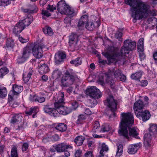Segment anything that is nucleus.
I'll return each instance as SVG.
<instances>
[{"label": "nucleus", "mask_w": 157, "mask_h": 157, "mask_svg": "<svg viewBox=\"0 0 157 157\" xmlns=\"http://www.w3.org/2000/svg\"><path fill=\"white\" fill-rule=\"evenodd\" d=\"M110 129V127L108 124H105L101 126L100 132H108Z\"/></svg>", "instance_id": "41"}, {"label": "nucleus", "mask_w": 157, "mask_h": 157, "mask_svg": "<svg viewBox=\"0 0 157 157\" xmlns=\"http://www.w3.org/2000/svg\"><path fill=\"white\" fill-rule=\"evenodd\" d=\"M8 72V70L6 67L2 68L0 69V77H2Z\"/></svg>", "instance_id": "48"}, {"label": "nucleus", "mask_w": 157, "mask_h": 157, "mask_svg": "<svg viewBox=\"0 0 157 157\" xmlns=\"http://www.w3.org/2000/svg\"><path fill=\"white\" fill-rule=\"evenodd\" d=\"M57 10L61 14L71 15L74 13L73 9L67 5L64 1H61L57 4Z\"/></svg>", "instance_id": "7"}, {"label": "nucleus", "mask_w": 157, "mask_h": 157, "mask_svg": "<svg viewBox=\"0 0 157 157\" xmlns=\"http://www.w3.org/2000/svg\"><path fill=\"white\" fill-rule=\"evenodd\" d=\"M124 3L131 7L130 10L134 23L149 15H156L155 10L151 9V6L146 2L137 0H124Z\"/></svg>", "instance_id": "1"}, {"label": "nucleus", "mask_w": 157, "mask_h": 157, "mask_svg": "<svg viewBox=\"0 0 157 157\" xmlns=\"http://www.w3.org/2000/svg\"><path fill=\"white\" fill-rule=\"evenodd\" d=\"M141 145L140 143L133 144L129 146L128 148V152L130 154H135Z\"/></svg>", "instance_id": "19"}, {"label": "nucleus", "mask_w": 157, "mask_h": 157, "mask_svg": "<svg viewBox=\"0 0 157 157\" xmlns=\"http://www.w3.org/2000/svg\"><path fill=\"white\" fill-rule=\"evenodd\" d=\"M120 79L121 81L122 82H125L126 80V76L123 74H122L120 77V78H118Z\"/></svg>", "instance_id": "60"}, {"label": "nucleus", "mask_w": 157, "mask_h": 157, "mask_svg": "<svg viewBox=\"0 0 157 157\" xmlns=\"http://www.w3.org/2000/svg\"><path fill=\"white\" fill-rule=\"evenodd\" d=\"M33 72V70L30 71L27 74H23V79L25 83L27 82L30 78Z\"/></svg>", "instance_id": "33"}, {"label": "nucleus", "mask_w": 157, "mask_h": 157, "mask_svg": "<svg viewBox=\"0 0 157 157\" xmlns=\"http://www.w3.org/2000/svg\"><path fill=\"white\" fill-rule=\"evenodd\" d=\"M105 105L109 108L113 112H115L117 109V101L114 99L112 95H109L104 102Z\"/></svg>", "instance_id": "10"}, {"label": "nucleus", "mask_w": 157, "mask_h": 157, "mask_svg": "<svg viewBox=\"0 0 157 157\" xmlns=\"http://www.w3.org/2000/svg\"><path fill=\"white\" fill-rule=\"evenodd\" d=\"M43 32L47 36H51L53 34V32L50 27H45L43 29Z\"/></svg>", "instance_id": "36"}, {"label": "nucleus", "mask_w": 157, "mask_h": 157, "mask_svg": "<svg viewBox=\"0 0 157 157\" xmlns=\"http://www.w3.org/2000/svg\"><path fill=\"white\" fill-rule=\"evenodd\" d=\"M59 111L61 114L65 115L70 113L72 111V109L70 108L63 105L59 109Z\"/></svg>", "instance_id": "24"}, {"label": "nucleus", "mask_w": 157, "mask_h": 157, "mask_svg": "<svg viewBox=\"0 0 157 157\" xmlns=\"http://www.w3.org/2000/svg\"><path fill=\"white\" fill-rule=\"evenodd\" d=\"M149 130V133L145 134L144 136V145L147 148L151 146L152 136L157 133V125L154 124H151Z\"/></svg>", "instance_id": "5"}, {"label": "nucleus", "mask_w": 157, "mask_h": 157, "mask_svg": "<svg viewBox=\"0 0 157 157\" xmlns=\"http://www.w3.org/2000/svg\"><path fill=\"white\" fill-rule=\"evenodd\" d=\"M11 157H18L17 152V147L15 145H13L11 151Z\"/></svg>", "instance_id": "37"}, {"label": "nucleus", "mask_w": 157, "mask_h": 157, "mask_svg": "<svg viewBox=\"0 0 157 157\" xmlns=\"http://www.w3.org/2000/svg\"><path fill=\"white\" fill-rule=\"evenodd\" d=\"M29 147L28 144L27 143H24L22 147V149L23 151H26L28 148Z\"/></svg>", "instance_id": "58"}, {"label": "nucleus", "mask_w": 157, "mask_h": 157, "mask_svg": "<svg viewBox=\"0 0 157 157\" xmlns=\"http://www.w3.org/2000/svg\"><path fill=\"white\" fill-rule=\"evenodd\" d=\"M14 41L11 38H8L7 39L6 47L8 48L12 49L14 45Z\"/></svg>", "instance_id": "38"}, {"label": "nucleus", "mask_w": 157, "mask_h": 157, "mask_svg": "<svg viewBox=\"0 0 157 157\" xmlns=\"http://www.w3.org/2000/svg\"><path fill=\"white\" fill-rule=\"evenodd\" d=\"M31 54V51L29 46H26L23 49L21 53V56L17 59V63H18L24 62L30 57Z\"/></svg>", "instance_id": "9"}, {"label": "nucleus", "mask_w": 157, "mask_h": 157, "mask_svg": "<svg viewBox=\"0 0 157 157\" xmlns=\"http://www.w3.org/2000/svg\"><path fill=\"white\" fill-rule=\"evenodd\" d=\"M82 151L81 150H78L75 152V157H81Z\"/></svg>", "instance_id": "52"}, {"label": "nucleus", "mask_w": 157, "mask_h": 157, "mask_svg": "<svg viewBox=\"0 0 157 157\" xmlns=\"http://www.w3.org/2000/svg\"><path fill=\"white\" fill-rule=\"evenodd\" d=\"M7 93V91L6 87H3L0 88V98H4L6 96Z\"/></svg>", "instance_id": "40"}, {"label": "nucleus", "mask_w": 157, "mask_h": 157, "mask_svg": "<svg viewBox=\"0 0 157 157\" xmlns=\"http://www.w3.org/2000/svg\"><path fill=\"white\" fill-rule=\"evenodd\" d=\"M67 128V125L63 123L58 124L55 127V128L57 130L61 132L65 131L66 130Z\"/></svg>", "instance_id": "30"}, {"label": "nucleus", "mask_w": 157, "mask_h": 157, "mask_svg": "<svg viewBox=\"0 0 157 157\" xmlns=\"http://www.w3.org/2000/svg\"><path fill=\"white\" fill-rule=\"evenodd\" d=\"M24 29V28L19 21L14 27L13 32L16 34H17L20 33Z\"/></svg>", "instance_id": "23"}, {"label": "nucleus", "mask_w": 157, "mask_h": 157, "mask_svg": "<svg viewBox=\"0 0 157 157\" xmlns=\"http://www.w3.org/2000/svg\"><path fill=\"white\" fill-rule=\"evenodd\" d=\"M148 21L149 23L150 22L154 21L155 22L154 25H155L157 24V19L154 17H150L148 19Z\"/></svg>", "instance_id": "56"}, {"label": "nucleus", "mask_w": 157, "mask_h": 157, "mask_svg": "<svg viewBox=\"0 0 157 157\" xmlns=\"http://www.w3.org/2000/svg\"><path fill=\"white\" fill-rule=\"evenodd\" d=\"M109 150L108 146L105 143H102L101 146V149L100 150V153H103L104 152L107 151Z\"/></svg>", "instance_id": "47"}, {"label": "nucleus", "mask_w": 157, "mask_h": 157, "mask_svg": "<svg viewBox=\"0 0 157 157\" xmlns=\"http://www.w3.org/2000/svg\"><path fill=\"white\" fill-rule=\"evenodd\" d=\"M41 14L42 18L44 19H46L47 17H49L51 15L48 10H42Z\"/></svg>", "instance_id": "42"}, {"label": "nucleus", "mask_w": 157, "mask_h": 157, "mask_svg": "<svg viewBox=\"0 0 157 157\" xmlns=\"http://www.w3.org/2000/svg\"><path fill=\"white\" fill-rule=\"evenodd\" d=\"M46 9L47 10L50 12H52L54 10H56V8L55 5H51L48 4L46 7Z\"/></svg>", "instance_id": "49"}, {"label": "nucleus", "mask_w": 157, "mask_h": 157, "mask_svg": "<svg viewBox=\"0 0 157 157\" xmlns=\"http://www.w3.org/2000/svg\"><path fill=\"white\" fill-rule=\"evenodd\" d=\"M122 74L121 70L117 68H112L111 70H109L108 71L102 75L100 76L102 77V80H99L101 83H104L103 80L105 78L106 81L111 86H113L114 83L113 80L111 79V77L112 74L113 75L114 77L117 79L120 78V77Z\"/></svg>", "instance_id": "4"}, {"label": "nucleus", "mask_w": 157, "mask_h": 157, "mask_svg": "<svg viewBox=\"0 0 157 157\" xmlns=\"http://www.w3.org/2000/svg\"><path fill=\"white\" fill-rule=\"evenodd\" d=\"M123 146L121 144H119L117 147V151L116 152V156H120L123 152Z\"/></svg>", "instance_id": "45"}, {"label": "nucleus", "mask_w": 157, "mask_h": 157, "mask_svg": "<svg viewBox=\"0 0 157 157\" xmlns=\"http://www.w3.org/2000/svg\"><path fill=\"white\" fill-rule=\"evenodd\" d=\"M33 17L30 15H28L27 17L25 19L20 21L19 22L25 29L26 26H28L33 21Z\"/></svg>", "instance_id": "17"}, {"label": "nucleus", "mask_w": 157, "mask_h": 157, "mask_svg": "<svg viewBox=\"0 0 157 157\" xmlns=\"http://www.w3.org/2000/svg\"><path fill=\"white\" fill-rule=\"evenodd\" d=\"M74 73L67 71L61 79V86L62 87H67L72 85L75 81Z\"/></svg>", "instance_id": "6"}, {"label": "nucleus", "mask_w": 157, "mask_h": 157, "mask_svg": "<svg viewBox=\"0 0 157 157\" xmlns=\"http://www.w3.org/2000/svg\"><path fill=\"white\" fill-rule=\"evenodd\" d=\"M16 129L19 130H23L24 129V125L23 122L21 123L20 125H18L17 126H15Z\"/></svg>", "instance_id": "53"}, {"label": "nucleus", "mask_w": 157, "mask_h": 157, "mask_svg": "<svg viewBox=\"0 0 157 157\" xmlns=\"http://www.w3.org/2000/svg\"><path fill=\"white\" fill-rule=\"evenodd\" d=\"M144 107V105L142 101L139 100L135 102L134 104L133 107L135 114L141 111Z\"/></svg>", "instance_id": "16"}, {"label": "nucleus", "mask_w": 157, "mask_h": 157, "mask_svg": "<svg viewBox=\"0 0 157 157\" xmlns=\"http://www.w3.org/2000/svg\"><path fill=\"white\" fill-rule=\"evenodd\" d=\"M92 152L91 151H88L84 154L83 157H93Z\"/></svg>", "instance_id": "57"}, {"label": "nucleus", "mask_w": 157, "mask_h": 157, "mask_svg": "<svg viewBox=\"0 0 157 157\" xmlns=\"http://www.w3.org/2000/svg\"><path fill=\"white\" fill-rule=\"evenodd\" d=\"M85 139V137L82 136H78L76 137L75 142L78 146H80L82 144Z\"/></svg>", "instance_id": "29"}, {"label": "nucleus", "mask_w": 157, "mask_h": 157, "mask_svg": "<svg viewBox=\"0 0 157 157\" xmlns=\"http://www.w3.org/2000/svg\"><path fill=\"white\" fill-rule=\"evenodd\" d=\"M137 117L140 120H142L144 122L148 120L151 117V114L147 110L141 111L135 114Z\"/></svg>", "instance_id": "14"}, {"label": "nucleus", "mask_w": 157, "mask_h": 157, "mask_svg": "<svg viewBox=\"0 0 157 157\" xmlns=\"http://www.w3.org/2000/svg\"><path fill=\"white\" fill-rule=\"evenodd\" d=\"M31 100L33 101H38L39 103H42L45 101V98L44 97H38L35 95H34L32 99Z\"/></svg>", "instance_id": "39"}, {"label": "nucleus", "mask_w": 157, "mask_h": 157, "mask_svg": "<svg viewBox=\"0 0 157 157\" xmlns=\"http://www.w3.org/2000/svg\"><path fill=\"white\" fill-rule=\"evenodd\" d=\"M44 47L45 45L43 44H36L34 45L33 47L32 52L35 57L40 59L42 57V49Z\"/></svg>", "instance_id": "11"}, {"label": "nucleus", "mask_w": 157, "mask_h": 157, "mask_svg": "<svg viewBox=\"0 0 157 157\" xmlns=\"http://www.w3.org/2000/svg\"><path fill=\"white\" fill-rule=\"evenodd\" d=\"M23 87L21 86H18L16 84L12 86V91L10 92L9 94V99H12L13 95H18L23 90Z\"/></svg>", "instance_id": "13"}, {"label": "nucleus", "mask_w": 157, "mask_h": 157, "mask_svg": "<svg viewBox=\"0 0 157 157\" xmlns=\"http://www.w3.org/2000/svg\"><path fill=\"white\" fill-rule=\"evenodd\" d=\"M100 127V124L98 122H96L94 124L93 128V130L95 132L96 131V130L99 128Z\"/></svg>", "instance_id": "54"}, {"label": "nucleus", "mask_w": 157, "mask_h": 157, "mask_svg": "<svg viewBox=\"0 0 157 157\" xmlns=\"http://www.w3.org/2000/svg\"><path fill=\"white\" fill-rule=\"evenodd\" d=\"M138 50L139 52H142L144 50V45H137Z\"/></svg>", "instance_id": "61"}, {"label": "nucleus", "mask_w": 157, "mask_h": 157, "mask_svg": "<svg viewBox=\"0 0 157 157\" xmlns=\"http://www.w3.org/2000/svg\"><path fill=\"white\" fill-rule=\"evenodd\" d=\"M49 71L48 65L45 64H42L39 68V71L40 73L42 74L48 72Z\"/></svg>", "instance_id": "31"}, {"label": "nucleus", "mask_w": 157, "mask_h": 157, "mask_svg": "<svg viewBox=\"0 0 157 157\" xmlns=\"http://www.w3.org/2000/svg\"><path fill=\"white\" fill-rule=\"evenodd\" d=\"M44 106L43 109L44 112L49 114H51V111H52L53 108H52L48 104L44 105Z\"/></svg>", "instance_id": "44"}, {"label": "nucleus", "mask_w": 157, "mask_h": 157, "mask_svg": "<svg viewBox=\"0 0 157 157\" xmlns=\"http://www.w3.org/2000/svg\"><path fill=\"white\" fill-rule=\"evenodd\" d=\"M21 10L24 13H33L37 12V8L36 6L33 5L28 9L22 8Z\"/></svg>", "instance_id": "22"}, {"label": "nucleus", "mask_w": 157, "mask_h": 157, "mask_svg": "<svg viewBox=\"0 0 157 157\" xmlns=\"http://www.w3.org/2000/svg\"><path fill=\"white\" fill-rule=\"evenodd\" d=\"M72 105V110L75 109L78 107V105L77 102L76 101H73L71 103Z\"/></svg>", "instance_id": "51"}, {"label": "nucleus", "mask_w": 157, "mask_h": 157, "mask_svg": "<svg viewBox=\"0 0 157 157\" xmlns=\"http://www.w3.org/2000/svg\"><path fill=\"white\" fill-rule=\"evenodd\" d=\"M142 75V72L140 71L132 74L130 77L132 79L138 80L141 77Z\"/></svg>", "instance_id": "34"}, {"label": "nucleus", "mask_w": 157, "mask_h": 157, "mask_svg": "<svg viewBox=\"0 0 157 157\" xmlns=\"http://www.w3.org/2000/svg\"><path fill=\"white\" fill-rule=\"evenodd\" d=\"M82 61L80 57H77L75 59L72 60L70 61V63L74 64L75 66H77L82 64Z\"/></svg>", "instance_id": "35"}, {"label": "nucleus", "mask_w": 157, "mask_h": 157, "mask_svg": "<svg viewBox=\"0 0 157 157\" xmlns=\"http://www.w3.org/2000/svg\"><path fill=\"white\" fill-rule=\"evenodd\" d=\"M77 35L75 33H72L69 36V45L71 46L74 43L77 42Z\"/></svg>", "instance_id": "27"}, {"label": "nucleus", "mask_w": 157, "mask_h": 157, "mask_svg": "<svg viewBox=\"0 0 157 157\" xmlns=\"http://www.w3.org/2000/svg\"><path fill=\"white\" fill-rule=\"evenodd\" d=\"M38 108L37 107H32L29 110H26L25 111V113L29 115H31L33 113H35V114H33V117L34 118L38 111Z\"/></svg>", "instance_id": "28"}, {"label": "nucleus", "mask_w": 157, "mask_h": 157, "mask_svg": "<svg viewBox=\"0 0 157 157\" xmlns=\"http://www.w3.org/2000/svg\"><path fill=\"white\" fill-rule=\"evenodd\" d=\"M122 33L121 32H118L116 33L115 35V37L117 39H118L120 41H122Z\"/></svg>", "instance_id": "50"}, {"label": "nucleus", "mask_w": 157, "mask_h": 157, "mask_svg": "<svg viewBox=\"0 0 157 157\" xmlns=\"http://www.w3.org/2000/svg\"><path fill=\"white\" fill-rule=\"evenodd\" d=\"M19 41L23 43L27 42L28 40L27 39H25L23 38L21 36H19Z\"/></svg>", "instance_id": "62"}, {"label": "nucleus", "mask_w": 157, "mask_h": 157, "mask_svg": "<svg viewBox=\"0 0 157 157\" xmlns=\"http://www.w3.org/2000/svg\"><path fill=\"white\" fill-rule=\"evenodd\" d=\"M110 51L108 50L106 52H103L102 54L109 63L114 62L120 61L123 64L126 62V55L128 54L130 51L124 45L122 47L120 51L117 48L111 47Z\"/></svg>", "instance_id": "3"}, {"label": "nucleus", "mask_w": 157, "mask_h": 157, "mask_svg": "<svg viewBox=\"0 0 157 157\" xmlns=\"http://www.w3.org/2000/svg\"><path fill=\"white\" fill-rule=\"evenodd\" d=\"M72 146L64 143H61L56 146V149L58 152H63L68 148L72 149Z\"/></svg>", "instance_id": "18"}, {"label": "nucleus", "mask_w": 157, "mask_h": 157, "mask_svg": "<svg viewBox=\"0 0 157 157\" xmlns=\"http://www.w3.org/2000/svg\"><path fill=\"white\" fill-rule=\"evenodd\" d=\"M121 117L120 129L118 131L119 135L127 139L129 138V136L137 139H140L137 128L131 127L134 124L133 114L130 113H123L121 114Z\"/></svg>", "instance_id": "2"}, {"label": "nucleus", "mask_w": 157, "mask_h": 157, "mask_svg": "<svg viewBox=\"0 0 157 157\" xmlns=\"http://www.w3.org/2000/svg\"><path fill=\"white\" fill-rule=\"evenodd\" d=\"M66 55L65 52L59 51L55 56V62L56 64H58L62 62L63 59L66 58Z\"/></svg>", "instance_id": "15"}, {"label": "nucleus", "mask_w": 157, "mask_h": 157, "mask_svg": "<svg viewBox=\"0 0 157 157\" xmlns=\"http://www.w3.org/2000/svg\"><path fill=\"white\" fill-rule=\"evenodd\" d=\"M124 45L130 51H131L135 48L136 46V43L131 40H126L124 41Z\"/></svg>", "instance_id": "20"}, {"label": "nucleus", "mask_w": 157, "mask_h": 157, "mask_svg": "<svg viewBox=\"0 0 157 157\" xmlns=\"http://www.w3.org/2000/svg\"><path fill=\"white\" fill-rule=\"evenodd\" d=\"M9 0H2L1 6H5L10 4Z\"/></svg>", "instance_id": "55"}, {"label": "nucleus", "mask_w": 157, "mask_h": 157, "mask_svg": "<svg viewBox=\"0 0 157 157\" xmlns=\"http://www.w3.org/2000/svg\"><path fill=\"white\" fill-rule=\"evenodd\" d=\"M86 118V116L84 114H81L78 116V119L76 121V123L78 124H82L83 121Z\"/></svg>", "instance_id": "32"}, {"label": "nucleus", "mask_w": 157, "mask_h": 157, "mask_svg": "<svg viewBox=\"0 0 157 157\" xmlns=\"http://www.w3.org/2000/svg\"><path fill=\"white\" fill-rule=\"evenodd\" d=\"M88 16L87 15H84L82 16L78 22V27L79 29H81L84 27V24L87 23Z\"/></svg>", "instance_id": "21"}, {"label": "nucleus", "mask_w": 157, "mask_h": 157, "mask_svg": "<svg viewBox=\"0 0 157 157\" xmlns=\"http://www.w3.org/2000/svg\"><path fill=\"white\" fill-rule=\"evenodd\" d=\"M87 143L88 147H91L94 145V141L90 139L88 140Z\"/></svg>", "instance_id": "59"}, {"label": "nucleus", "mask_w": 157, "mask_h": 157, "mask_svg": "<svg viewBox=\"0 0 157 157\" xmlns=\"http://www.w3.org/2000/svg\"><path fill=\"white\" fill-rule=\"evenodd\" d=\"M86 92L87 95L95 98H99L102 95L99 90L96 87L94 86L87 88L86 90Z\"/></svg>", "instance_id": "8"}, {"label": "nucleus", "mask_w": 157, "mask_h": 157, "mask_svg": "<svg viewBox=\"0 0 157 157\" xmlns=\"http://www.w3.org/2000/svg\"><path fill=\"white\" fill-rule=\"evenodd\" d=\"M60 112L59 111V109H56V108H53V109L51 111V114H50L51 116L57 117L59 116L60 114Z\"/></svg>", "instance_id": "43"}, {"label": "nucleus", "mask_w": 157, "mask_h": 157, "mask_svg": "<svg viewBox=\"0 0 157 157\" xmlns=\"http://www.w3.org/2000/svg\"><path fill=\"white\" fill-rule=\"evenodd\" d=\"M62 73L58 69L55 70L53 72L52 75L53 77L56 78H59L61 75Z\"/></svg>", "instance_id": "46"}, {"label": "nucleus", "mask_w": 157, "mask_h": 157, "mask_svg": "<svg viewBox=\"0 0 157 157\" xmlns=\"http://www.w3.org/2000/svg\"><path fill=\"white\" fill-rule=\"evenodd\" d=\"M52 140L55 141H56L58 140L59 139V136L57 134H55L52 137Z\"/></svg>", "instance_id": "63"}, {"label": "nucleus", "mask_w": 157, "mask_h": 157, "mask_svg": "<svg viewBox=\"0 0 157 157\" xmlns=\"http://www.w3.org/2000/svg\"><path fill=\"white\" fill-rule=\"evenodd\" d=\"M64 96L63 92H60L58 94L56 97L57 99L55 100L54 104L55 108L59 109L63 106L65 104Z\"/></svg>", "instance_id": "12"}, {"label": "nucleus", "mask_w": 157, "mask_h": 157, "mask_svg": "<svg viewBox=\"0 0 157 157\" xmlns=\"http://www.w3.org/2000/svg\"><path fill=\"white\" fill-rule=\"evenodd\" d=\"M97 24L98 25L97 26H99V23L96 21L93 22L89 21L86 23V28L88 30L91 31L93 30L95 28V24Z\"/></svg>", "instance_id": "26"}, {"label": "nucleus", "mask_w": 157, "mask_h": 157, "mask_svg": "<svg viewBox=\"0 0 157 157\" xmlns=\"http://www.w3.org/2000/svg\"><path fill=\"white\" fill-rule=\"evenodd\" d=\"M22 117L21 115L18 114H14L13 115L10 120V123L14 124L15 123L21 121Z\"/></svg>", "instance_id": "25"}, {"label": "nucleus", "mask_w": 157, "mask_h": 157, "mask_svg": "<svg viewBox=\"0 0 157 157\" xmlns=\"http://www.w3.org/2000/svg\"><path fill=\"white\" fill-rule=\"evenodd\" d=\"M139 57L141 59V60H144L145 58V56L144 53L143 52L141 53H139Z\"/></svg>", "instance_id": "64"}]
</instances>
